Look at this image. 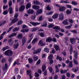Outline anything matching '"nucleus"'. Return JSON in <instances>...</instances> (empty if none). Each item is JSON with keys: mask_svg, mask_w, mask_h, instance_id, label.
Segmentation results:
<instances>
[{"mask_svg": "<svg viewBox=\"0 0 79 79\" xmlns=\"http://www.w3.org/2000/svg\"><path fill=\"white\" fill-rule=\"evenodd\" d=\"M18 21V18H16L12 20L10 24H13V23H16V22H17Z\"/></svg>", "mask_w": 79, "mask_h": 79, "instance_id": "obj_7", "label": "nucleus"}, {"mask_svg": "<svg viewBox=\"0 0 79 79\" xmlns=\"http://www.w3.org/2000/svg\"><path fill=\"white\" fill-rule=\"evenodd\" d=\"M42 13V10L40 9L36 11V15L37 16V15H40V14H41V13Z\"/></svg>", "mask_w": 79, "mask_h": 79, "instance_id": "obj_9", "label": "nucleus"}, {"mask_svg": "<svg viewBox=\"0 0 79 79\" xmlns=\"http://www.w3.org/2000/svg\"><path fill=\"white\" fill-rule=\"evenodd\" d=\"M27 75H29L31 74V70H27Z\"/></svg>", "mask_w": 79, "mask_h": 79, "instance_id": "obj_54", "label": "nucleus"}, {"mask_svg": "<svg viewBox=\"0 0 79 79\" xmlns=\"http://www.w3.org/2000/svg\"><path fill=\"white\" fill-rule=\"evenodd\" d=\"M35 18H36V17H35V16H32L31 17V18L32 19H35Z\"/></svg>", "mask_w": 79, "mask_h": 79, "instance_id": "obj_56", "label": "nucleus"}, {"mask_svg": "<svg viewBox=\"0 0 79 79\" xmlns=\"http://www.w3.org/2000/svg\"><path fill=\"white\" fill-rule=\"evenodd\" d=\"M32 8L34 10H39V9L40 8V7L39 6L34 5L32 6Z\"/></svg>", "mask_w": 79, "mask_h": 79, "instance_id": "obj_17", "label": "nucleus"}, {"mask_svg": "<svg viewBox=\"0 0 79 79\" xmlns=\"http://www.w3.org/2000/svg\"><path fill=\"white\" fill-rule=\"evenodd\" d=\"M9 43L10 46H12L13 44V41L12 39H10L9 40Z\"/></svg>", "mask_w": 79, "mask_h": 79, "instance_id": "obj_22", "label": "nucleus"}, {"mask_svg": "<svg viewBox=\"0 0 79 79\" xmlns=\"http://www.w3.org/2000/svg\"><path fill=\"white\" fill-rule=\"evenodd\" d=\"M19 30V27H16L13 30V32H16V31H18Z\"/></svg>", "mask_w": 79, "mask_h": 79, "instance_id": "obj_45", "label": "nucleus"}, {"mask_svg": "<svg viewBox=\"0 0 79 79\" xmlns=\"http://www.w3.org/2000/svg\"><path fill=\"white\" fill-rule=\"evenodd\" d=\"M64 19V16H63V14L62 13L59 14V20H63Z\"/></svg>", "mask_w": 79, "mask_h": 79, "instance_id": "obj_8", "label": "nucleus"}, {"mask_svg": "<svg viewBox=\"0 0 79 79\" xmlns=\"http://www.w3.org/2000/svg\"><path fill=\"white\" fill-rule=\"evenodd\" d=\"M69 66L70 68H72L73 67V61L70 62L69 64Z\"/></svg>", "mask_w": 79, "mask_h": 79, "instance_id": "obj_46", "label": "nucleus"}, {"mask_svg": "<svg viewBox=\"0 0 79 79\" xmlns=\"http://www.w3.org/2000/svg\"><path fill=\"white\" fill-rule=\"evenodd\" d=\"M73 63L74 64H75L77 65L78 64V62H77V60H75V59H74Z\"/></svg>", "mask_w": 79, "mask_h": 79, "instance_id": "obj_58", "label": "nucleus"}, {"mask_svg": "<svg viewBox=\"0 0 79 79\" xmlns=\"http://www.w3.org/2000/svg\"><path fill=\"white\" fill-rule=\"evenodd\" d=\"M73 52L75 53V58L76 59H77V55H78V54H77V51H73Z\"/></svg>", "mask_w": 79, "mask_h": 79, "instance_id": "obj_27", "label": "nucleus"}, {"mask_svg": "<svg viewBox=\"0 0 79 79\" xmlns=\"http://www.w3.org/2000/svg\"><path fill=\"white\" fill-rule=\"evenodd\" d=\"M46 10L48 11H50L51 10V8L50 7V6H48L46 7Z\"/></svg>", "mask_w": 79, "mask_h": 79, "instance_id": "obj_55", "label": "nucleus"}, {"mask_svg": "<svg viewBox=\"0 0 79 79\" xmlns=\"http://www.w3.org/2000/svg\"><path fill=\"white\" fill-rule=\"evenodd\" d=\"M55 68L56 69V73H59V72L60 71V69L58 68V66H56Z\"/></svg>", "mask_w": 79, "mask_h": 79, "instance_id": "obj_48", "label": "nucleus"}, {"mask_svg": "<svg viewBox=\"0 0 79 79\" xmlns=\"http://www.w3.org/2000/svg\"><path fill=\"white\" fill-rule=\"evenodd\" d=\"M37 38L34 39L32 42V44H34L35 43H36V42H37Z\"/></svg>", "mask_w": 79, "mask_h": 79, "instance_id": "obj_30", "label": "nucleus"}, {"mask_svg": "<svg viewBox=\"0 0 79 79\" xmlns=\"http://www.w3.org/2000/svg\"><path fill=\"white\" fill-rule=\"evenodd\" d=\"M68 21L70 23H74V21L72 19H68Z\"/></svg>", "mask_w": 79, "mask_h": 79, "instance_id": "obj_60", "label": "nucleus"}, {"mask_svg": "<svg viewBox=\"0 0 79 79\" xmlns=\"http://www.w3.org/2000/svg\"><path fill=\"white\" fill-rule=\"evenodd\" d=\"M72 26H73V25L71 24V25H69V26H66L65 27V28L66 29H71Z\"/></svg>", "mask_w": 79, "mask_h": 79, "instance_id": "obj_51", "label": "nucleus"}, {"mask_svg": "<svg viewBox=\"0 0 79 79\" xmlns=\"http://www.w3.org/2000/svg\"><path fill=\"white\" fill-rule=\"evenodd\" d=\"M53 26H54V25L52 23H49L48 24V27H49L50 28H52Z\"/></svg>", "mask_w": 79, "mask_h": 79, "instance_id": "obj_33", "label": "nucleus"}, {"mask_svg": "<svg viewBox=\"0 0 79 79\" xmlns=\"http://www.w3.org/2000/svg\"><path fill=\"white\" fill-rule=\"evenodd\" d=\"M46 40L47 42H50L52 40V39L51 38H48L46 39Z\"/></svg>", "mask_w": 79, "mask_h": 79, "instance_id": "obj_31", "label": "nucleus"}, {"mask_svg": "<svg viewBox=\"0 0 79 79\" xmlns=\"http://www.w3.org/2000/svg\"><path fill=\"white\" fill-rule=\"evenodd\" d=\"M21 31L23 32V33H25V32H27L29 31V29H26V30L22 29V30Z\"/></svg>", "mask_w": 79, "mask_h": 79, "instance_id": "obj_28", "label": "nucleus"}, {"mask_svg": "<svg viewBox=\"0 0 79 79\" xmlns=\"http://www.w3.org/2000/svg\"><path fill=\"white\" fill-rule=\"evenodd\" d=\"M9 48V47L8 46L5 47L3 48L2 50L3 52H4V51H5V50H7V49H8Z\"/></svg>", "mask_w": 79, "mask_h": 79, "instance_id": "obj_34", "label": "nucleus"}, {"mask_svg": "<svg viewBox=\"0 0 79 79\" xmlns=\"http://www.w3.org/2000/svg\"><path fill=\"white\" fill-rule=\"evenodd\" d=\"M47 26V23L46 22H44L41 23L42 27H46Z\"/></svg>", "mask_w": 79, "mask_h": 79, "instance_id": "obj_15", "label": "nucleus"}, {"mask_svg": "<svg viewBox=\"0 0 79 79\" xmlns=\"http://www.w3.org/2000/svg\"><path fill=\"white\" fill-rule=\"evenodd\" d=\"M65 10H66V7L64 6H61L59 8L60 11H64Z\"/></svg>", "mask_w": 79, "mask_h": 79, "instance_id": "obj_10", "label": "nucleus"}, {"mask_svg": "<svg viewBox=\"0 0 79 79\" xmlns=\"http://www.w3.org/2000/svg\"><path fill=\"white\" fill-rule=\"evenodd\" d=\"M5 34H6V32L4 31L1 35L0 36V40H2V39H3V36H4V35H5Z\"/></svg>", "mask_w": 79, "mask_h": 79, "instance_id": "obj_24", "label": "nucleus"}, {"mask_svg": "<svg viewBox=\"0 0 79 79\" xmlns=\"http://www.w3.org/2000/svg\"><path fill=\"white\" fill-rule=\"evenodd\" d=\"M56 59L57 60H59L60 61H61L63 60L60 57L58 56H57Z\"/></svg>", "mask_w": 79, "mask_h": 79, "instance_id": "obj_37", "label": "nucleus"}, {"mask_svg": "<svg viewBox=\"0 0 79 79\" xmlns=\"http://www.w3.org/2000/svg\"><path fill=\"white\" fill-rule=\"evenodd\" d=\"M8 13V11L7 10H5L4 11L3 14L4 15H6Z\"/></svg>", "mask_w": 79, "mask_h": 79, "instance_id": "obj_59", "label": "nucleus"}, {"mask_svg": "<svg viewBox=\"0 0 79 79\" xmlns=\"http://www.w3.org/2000/svg\"><path fill=\"white\" fill-rule=\"evenodd\" d=\"M9 13L10 14H12L13 13V8L12 7H10L9 9Z\"/></svg>", "mask_w": 79, "mask_h": 79, "instance_id": "obj_26", "label": "nucleus"}, {"mask_svg": "<svg viewBox=\"0 0 79 79\" xmlns=\"http://www.w3.org/2000/svg\"><path fill=\"white\" fill-rule=\"evenodd\" d=\"M78 68H77L76 69H72V71H73V72H74V73H76V71H78Z\"/></svg>", "mask_w": 79, "mask_h": 79, "instance_id": "obj_57", "label": "nucleus"}, {"mask_svg": "<svg viewBox=\"0 0 79 79\" xmlns=\"http://www.w3.org/2000/svg\"><path fill=\"white\" fill-rule=\"evenodd\" d=\"M35 77H39V74L38 73H35Z\"/></svg>", "mask_w": 79, "mask_h": 79, "instance_id": "obj_63", "label": "nucleus"}, {"mask_svg": "<svg viewBox=\"0 0 79 79\" xmlns=\"http://www.w3.org/2000/svg\"><path fill=\"white\" fill-rule=\"evenodd\" d=\"M44 19H43V16H41L39 17L38 20L39 21H41Z\"/></svg>", "mask_w": 79, "mask_h": 79, "instance_id": "obj_38", "label": "nucleus"}, {"mask_svg": "<svg viewBox=\"0 0 79 79\" xmlns=\"http://www.w3.org/2000/svg\"><path fill=\"white\" fill-rule=\"evenodd\" d=\"M54 48L57 51H58V50H60V47H59L58 45L56 44H55L54 45Z\"/></svg>", "mask_w": 79, "mask_h": 79, "instance_id": "obj_18", "label": "nucleus"}, {"mask_svg": "<svg viewBox=\"0 0 79 79\" xmlns=\"http://www.w3.org/2000/svg\"><path fill=\"white\" fill-rule=\"evenodd\" d=\"M48 59L49 60H52V58H53V56L52 54H50L48 56Z\"/></svg>", "mask_w": 79, "mask_h": 79, "instance_id": "obj_32", "label": "nucleus"}, {"mask_svg": "<svg viewBox=\"0 0 79 79\" xmlns=\"http://www.w3.org/2000/svg\"><path fill=\"white\" fill-rule=\"evenodd\" d=\"M48 21H49V22H52V21H53V20L50 17L48 18Z\"/></svg>", "mask_w": 79, "mask_h": 79, "instance_id": "obj_61", "label": "nucleus"}, {"mask_svg": "<svg viewBox=\"0 0 79 79\" xmlns=\"http://www.w3.org/2000/svg\"><path fill=\"white\" fill-rule=\"evenodd\" d=\"M26 37H25V38H23V39L22 40V45H24L25 44V43H26Z\"/></svg>", "mask_w": 79, "mask_h": 79, "instance_id": "obj_23", "label": "nucleus"}, {"mask_svg": "<svg viewBox=\"0 0 79 79\" xmlns=\"http://www.w3.org/2000/svg\"><path fill=\"white\" fill-rule=\"evenodd\" d=\"M7 8H8V5H4L3 6V10H5V9Z\"/></svg>", "mask_w": 79, "mask_h": 79, "instance_id": "obj_62", "label": "nucleus"}, {"mask_svg": "<svg viewBox=\"0 0 79 79\" xmlns=\"http://www.w3.org/2000/svg\"><path fill=\"white\" fill-rule=\"evenodd\" d=\"M31 7V3H27L26 6V9L27 10Z\"/></svg>", "mask_w": 79, "mask_h": 79, "instance_id": "obj_19", "label": "nucleus"}, {"mask_svg": "<svg viewBox=\"0 0 79 79\" xmlns=\"http://www.w3.org/2000/svg\"><path fill=\"white\" fill-rule=\"evenodd\" d=\"M54 29H57V30H59V31H60V27L58 26H56L54 28Z\"/></svg>", "mask_w": 79, "mask_h": 79, "instance_id": "obj_41", "label": "nucleus"}, {"mask_svg": "<svg viewBox=\"0 0 79 79\" xmlns=\"http://www.w3.org/2000/svg\"><path fill=\"white\" fill-rule=\"evenodd\" d=\"M33 33H31L29 35V37L30 38L28 41L27 42V43H30L31 42L32 39H33Z\"/></svg>", "mask_w": 79, "mask_h": 79, "instance_id": "obj_6", "label": "nucleus"}, {"mask_svg": "<svg viewBox=\"0 0 79 79\" xmlns=\"http://www.w3.org/2000/svg\"><path fill=\"white\" fill-rule=\"evenodd\" d=\"M23 21H22V20H19L17 24L18 25H20V24H21L23 23Z\"/></svg>", "mask_w": 79, "mask_h": 79, "instance_id": "obj_43", "label": "nucleus"}, {"mask_svg": "<svg viewBox=\"0 0 79 79\" xmlns=\"http://www.w3.org/2000/svg\"><path fill=\"white\" fill-rule=\"evenodd\" d=\"M66 7L68 8H71V6L69 5H66Z\"/></svg>", "mask_w": 79, "mask_h": 79, "instance_id": "obj_64", "label": "nucleus"}, {"mask_svg": "<svg viewBox=\"0 0 79 79\" xmlns=\"http://www.w3.org/2000/svg\"><path fill=\"white\" fill-rule=\"evenodd\" d=\"M19 46V43L18 42V40H15V44L14 45V48H17Z\"/></svg>", "mask_w": 79, "mask_h": 79, "instance_id": "obj_4", "label": "nucleus"}, {"mask_svg": "<svg viewBox=\"0 0 79 79\" xmlns=\"http://www.w3.org/2000/svg\"><path fill=\"white\" fill-rule=\"evenodd\" d=\"M27 13L28 14H34V10L33 9H29L27 10Z\"/></svg>", "mask_w": 79, "mask_h": 79, "instance_id": "obj_5", "label": "nucleus"}, {"mask_svg": "<svg viewBox=\"0 0 79 79\" xmlns=\"http://www.w3.org/2000/svg\"><path fill=\"white\" fill-rule=\"evenodd\" d=\"M69 49H70V54L71 55L72 54L71 52H73V46H72V45H69Z\"/></svg>", "mask_w": 79, "mask_h": 79, "instance_id": "obj_25", "label": "nucleus"}, {"mask_svg": "<svg viewBox=\"0 0 79 79\" xmlns=\"http://www.w3.org/2000/svg\"><path fill=\"white\" fill-rule=\"evenodd\" d=\"M71 3L73 5H77V3L74 1L72 2Z\"/></svg>", "mask_w": 79, "mask_h": 79, "instance_id": "obj_52", "label": "nucleus"}, {"mask_svg": "<svg viewBox=\"0 0 79 79\" xmlns=\"http://www.w3.org/2000/svg\"><path fill=\"white\" fill-rule=\"evenodd\" d=\"M62 24L64 25H68L69 23L68 22V20L66 19L62 22Z\"/></svg>", "mask_w": 79, "mask_h": 79, "instance_id": "obj_16", "label": "nucleus"}, {"mask_svg": "<svg viewBox=\"0 0 79 79\" xmlns=\"http://www.w3.org/2000/svg\"><path fill=\"white\" fill-rule=\"evenodd\" d=\"M61 74H63L64 73H65L67 72V70H63L62 69L60 70V71Z\"/></svg>", "mask_w": 79, "mask_h": 79, "instance_id": "obj_39", "label": "nucleus"}, {"mask_svg": "<svg viewBox=\"0 0 79 79\" xmlns=\"http://www.w3.org/2000/svg\"><path fill=\"white\" fill-rule=\"evenodd\" d=\"M38 29V27H35V28H33L31 30L32 32H34V31H36Z\"/></svg>", "mask_w": 79, "mask_h": 79, "instance_id": "obj_44", "label": "nucleus"}, {"mask_svg": "<svg viewBox=\"0 0 79 79\" xmlns=\"http://www.w3.org/2000/svg\"><path fill=\"white\" fill-rule=\"evenodd\" d=\"M8 67V64H5L4 67H3V70L5 71L6 69H7V68Z\"/></svg>", "mask_w": 79, "mask_h": 79, "instance_id": "obj_29", "label": "nucleus"}, {"mask_svg": "<svg viewBox=\"0 0 79 79\" xmlns=\"http://www.w3.org/2000/svg\"><path fill=\"white\" fill-rule=\"evenodd\" d=\"M25 6L24 5L22 6L19 9V10L20 11H24L25 9Z\"/></svg>", "mask_w": 79, "mask_h": 79, "instance_id": "obj_12", "label": "nucleus"}, {"mask_svg": "<svg viewBox=\"0 0 79 79\" xmlns=\"http://www.w3.org/2000/svg\"><path fill=\"white\" fill-rule=\"evenodd\" d=\"M40 52H41V49H39L36 50L33 53L34 54H37V53H39Z\"/></svg>", "mask_w": 79, "mask_h": 79, "instance_id": "obj_14", "label": "nucleus"}, {"mask_svg": "<svg viewBox=\"0 0 79 79\" xmlns=\"http://www.w3.org/2000/svg\"><path fill=\"white\" fill-rule=\"evenodd\" d=\"M4 54L6 56H11L13 54V52L11 50H8L4 52Z\"/></svg>", "mask_w": 79, "mask_h": 79, "instance_id": "obj_2", "label": "nucleus"}, {"mask_svg": "<svg viewBox=\"0 0 79 79\" xmlns=\"http://www.w3.org/2000/svg\"><path fill=\"white\" fill-rule=\"evenodd\" d=\"M66 13L67 15H69V14L71 13V11L69 10V9H68L66 10Z\"/></svg>", "mask_w": 79, "mask_h": 79, "instance_id": "obj_47", "label": "nucleus"}, {"mask_svg": "<svg viewBox=\"0 0 79 79\" xmlns=\"http://www.w3.org/2000/svg\"><path fill=\"white\" fill-rule=\"evenodd\" d=\"M38 45H40L41 46H44V45H45V43H43L42 40H40L39 43Z\"/></svg>", "mask_w": 79, "mask_h": 79, "instance_id": "obj_20", "label": "nucleus"}, {"mask_svg": "<svg viewBox=\"0 0 79 79\" xmlns=\"http://www.w3.org/2000/svg\"><path fill=\"white\" fill-rule=\"evenodd\" d=\"M44 52H47V53H48L49 52V49L47 48H45L44 50Z\"/></svg>", "mask_w": 79, "mask_h": 79, "instance_id": "obj_40", "label": "nucleus"}, {"mask_svg": "<svg viewBox=\"0 0 79 79\" xmlns=\"http://www.w3.org/2000/svg\"><path fill=\"white\" fill-rule=\"evenodd\" d=\"M70 42L72 44H74L76 43V39L74 38H72L70 39Z\"/></svg>", "mask_w": 79, "mask_h": 79, "instance_id": "obj_13", "label": "nucleus"}, {"mask_svg": "<svg viewBox=\"0 0 79 79\" xmlns=\"http://www.w3.org/2000/svg\"><path fill=\"white\" fill-rule=\"evenodd\" d=\"M46 68L47 67H46V66H45V65L44 64L42 66V70L43 71H45L44 73V76H47V71L45 70Z\"/></svg>", "mask_w": 79, "mask_h": 79, "instance_id": "obj_3", "label": "nucleus"}, {"mask_svg": "<svg viewBox=\"0 0 79 79\" xmlns=\"http://www.w3.org/2000/svg\"><path fill=\"white\" fill-rule=\"evenodd\" d=\"M28 61L29 62V63H33V60H32V58H30L29 59H28Z\"/></svg>", "mask_w": 79, "mask_h": 79, "instance_id": "obj_35", "label": "nucleus"}, {"mask_svg": "<svg viewBox=\"0 0 79 79\" xmlns=\"http://www.w3.org/2000/svg\"><path fill=\"white\" fill-rule=\"evenodd\" d=\"M33 58H34L35 61H36L38 60V57L37 56H34Z\"/></svg>", "mask_w": 79, "mask_h": 79, "instance_id": "obj_50", "label": "nucleus"}, {"mask_svg": "<svg viewBox=\"0 0 79 79\" xmlns=\"http://www.w3.org/2000/svg\"><path fill=\"white\" fill-rule=\"evenodd\" d=\"M16 35H17V33H15L9 35L8 37L9 38H11V37H14V36H16Z\"/></svg>", "mask_w": 79, "mask_h": 79, "instance_id": "obj_21", "label": "nucleus"}, {"mask_svg": "<svg viewBox=\"0 0 79 79\" xmlns=\"http://www.w3.org/2000/svg\"><path fill=\"white\" fill-rule=\"evenodd\" d=\"M30 24H32L33 26H37V25H39L40 24V23H38V22H36L35 23L34 22H30L29 23H27V24L29 25V26H30V27H32V25H31Z\"/></svg>", "mask_w": 79, "mask_h": 79, "instance_id": "obj_1", "label": "nucleus"}, {"mask_svg": "<svg viewBox=\"0 0 79 79\" xmlns=\"http://www.w3.org/2000/svg\"><path fill=\"white\" fill-rule=\"evenodd\" d=\"M58 14H56L52 15V19H56V18H58Z\"/></svg>", "mask_w": 79, "mask_h": 79, "instance_id": "obj_11", "label": "nucleus"}, {"mask_svg": "<svg viewBox=\"0 0 79 79\" xmlns=\"http://www.w3.org/2000/svg\"><path fill=\"white\" fill-rule=\"evenodd\" d=\"M39 35H40L41 37H44V34L43 33H39Z\"/></svg>", "mask_w": 79, "mask_h": 79, "instance_id": "obj_49", "label": "nucleus"}, {"mask_svg": "<svg viewBox=\"0 0 79 79\" xmlns=\"http://www.w3.org/2000/svg\"><path fill=\"white\" fill-rule=\"evenodd\" d=\"M19 61H20V60H19V59H17L16 60V64H18V65H20V64H21L19 63Z\"/></svg>", "mask_w": 79, "mask_h": 79, "instance_id": "obj_53", "label": "nucleus"}, {"mask_svg": "<svg viewBox=\"0 0 79 79\" xmlns=\"http://www.w3.org/2000/svg\"><path fill=\"white\" fill-rule=\"evenodd\" d=\"M18 39H21L23 37V35L22 34H19L17 36Z\"/></svg>", "mask_w": 79, "mask_h": 79, "instance_id": "obj_36", "label": "nucleus"}, {"mask_svg": "<svg viewBox=\"0 0 79 79\" xmlns=\"http://www.w3.org/2000/svg\"><path fill=\"white\" fill-rule=\"evenodd\" d=\"M53 11H51L49 12H48L46 14V15H48V16L49 15H52L53 14Z\"/></svg>", "mask_w": 79, "mask_h": 79, "instance_id": "obj_42", "label": "nucleus"}]
</instances>
